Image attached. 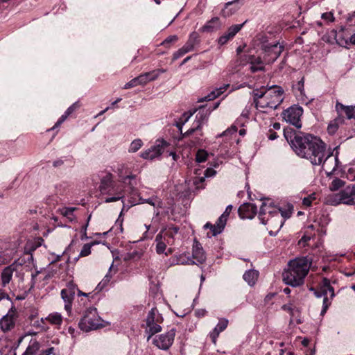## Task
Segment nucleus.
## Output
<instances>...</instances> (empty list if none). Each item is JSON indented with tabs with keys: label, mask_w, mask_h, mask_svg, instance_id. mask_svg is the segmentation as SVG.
Wrapping results in <instances>:
<instances>
[{
	"label": "nucleus",
	"mask_w": 355,
	"mask_h": 355,
	"mask_svg": "<svg viewBox=\"0 0 355 355\" xmlns=\"http://www.w3.org/2000/svg\"><path fill=\"white\" fill-rule=\"evenodd\" d=\"M110 279L111 276L110 275H106L103 280L98 284L97 288L101 291L110 282Z\"/></svg>",
	"instance_id": "52"
},
{
	"label": "nucleus",
	"mask_w": 355,
	"mask_h": 355,
	"mask_svg": "<svg viewBox=\"0 0 355 355\" xmlns=\"http://www.w3.org/2000/svg\"><path fill=\"white\" fill-rule=\"evenodd\" d=\"M19 318V314L15 306H12L7 314L0 320V329L3 333H8L12 330Z\"/></svg>",
	"instance_id": "10"
},
{
	"label": "nucleus",
	"mask_w": 355,
	"mask_h": 355,
	"mask_svg": "<svg viewBox=\"0 0 355 355\" xmlns=\"http://www.w3.org/2000/svg\"><path fill=\"white\" fill-rule=\"evenodd\" d=\"M189 50L187 49L184 46L179 49L177 51L174 52L173 55V58H172V60L173 61H175L178 59H179L180 58L182 57L183 55H184L186 53H189Z\"/></svg>",
	"instance_id": "45"
},
{
	"label": "nucleus",
	"mask_w": 355,
	"mask_h": 355,
	"mask_svg": "<svg viewBox=\"0 0 355 355\" xmlns=\"http://www.w3.org/2000/svg\"><path fill=\"white\" fill-rule=\"evenodd\" d=\"M175 334L176 329L171 328L167 332L156 336L153 340V344L158 349L166 351L173 345Z\"/></svg>",
	"instance_id": "7"
},
{
	"label": "nucleus",
	"mask_w": 355,
	"mask_h": 355,
	"mask_svg": "<svg viewBox=\"0 0 355 355\" xmlns=\"http://www.w3.org/2000/svg\"><path fill=\"white\" fill-rule=\"evenodd\" d=\"M141 201L142 198L137 189L131 187L128 198L123 201V206L121 212L127 211L131 207L141 203Z\"/></svg>",
	"instance_id": "15"
},
{
	"label": "nucleus",
	"mask_w": 355,
	"mask_h": 355,
	"mask_svg": "<svg viewBox=\"0 0 355 355\" xmlns=\"http://www.w3.org/2000/svg\"><path fill=\"white\" fill-rule=\"evenodd\" d=\"M345 182L341 179L336 178L332 180L329 185V189L331 191H336L339 190L340 188L344 187Z\"/></svg>",
	"instance_id": "37"
},
{
	"label": "nucleus",
	"mask_w": 355,
	"mask_h": 355,
	"mask_svg": "<svg viewBox=\"0 0 355 355\" xmlns=\"http://www.w3.org/2000/svg\"><path fill=\"white\" fill-rule=\"evenodd\" d=\"M239 0H234L225 3L224 8L221 10L222 16L227 17L235 13L239 9Z\"/></svg>",
	"instance_id": "27"
},
{
	"label": "nucleus",
	"mask_w": 355,
	"mask_h": 355,
	"mask_svg": "<svg viewBox=\"0 0 355 355\" xmlns=\"http://www.w3.org/2000/svg\"><path fill=\"white\" fill-rule=\"evenodd\" d=\"M262 48L266 55L270 57L268 61L277 60L282 52L281 47L277 44H263Z\"/></svg>",
	"instance_id": "22"
},
{
	"label": "nucleus",
	"mask_w": 355,
	"mask_h": 355,
	"mask_svg": "<svg viewBox=\"0 0 355 355\" xmlns=\"http://www.w3.org/2000/svg\"><path fill=\"white\" fill-rule=\"evenodd\" d=\"M284 136L293 150L300 157L308 159L313 165L325 167L329 162L334 161V166L331 171L338 167V157L331 153L327 155L326 144L320 138L311 134L297 131L291 127L284 128Z\"/></svg>",
	"instance_id": "1"
},
{
	"label": "nucleus",
	"mask_w": 355,
	"mask_h": 355,
	"mask_svg": "<svg viewBox=\"0 0 355 355\" xmlns=\"http://www.w3.org/2000/svg\"><path fill=\"white\" fill-rule=\"evenodd\" d=\"M201 40L198 33L193 31L192 32L184 44V46L189 50V52L193 51L196 49L197 46L200 44Z\"/></svg>",
	"instance_id": "26"
},
{
	"label": "nucleus",
	"mask_w": 355,
	"mask_h": 355,
	"mask_svg": "<svg viewBox=\"0 0 355 355\" xmlns=\"http://www.w3.org/2000/svg\"><path fill=\"white\" fill-rule=\"evenodd\" d=\"M137 85H139V82L137 79V78H135L132 79L130 82L125 84V89H130L134 87H136Z\"/></svg>",
	"instance_id": "57"
},
{
	"label": "nucleus",
	"mask_w": 355,
	"mask_h": 355,
	"mask_svg": "<svg viewBox=\"0 0 355 355\" xmlns=\"http://www.w3.org/2000/svg\"><path fill=\"white\" fill-rule=\"evenodd\" d=\"M227 220L225 218V216L220 215L215 224H212L210 222L206 223V224L203 226V228L205 230H209V232L207 233V236L208 238H211L220 234L224 230L227 224Z\"/></svg>",
	"instance_id": "13"
},
{
	"label": "nucleus",
	"mask_w": 355,
	"mask_h": 355,
	"mask_svg": "<svg viewBox=\"0 0 355 355\" xmlns=\"http://www.w3.org/2000/svg\"><path fill=\"white\" fill-rule=\"evenodd\" d=\"M232 209H233L232 205H228L226 207V209H225V211L223 212V214H221V216H225V218H226L227 220V218H228V217H229V216H230Z\"/></svg>",
	"instance_id": "58"
},
{
	"label": "nucleus",
	"mask_w": 355,
	"mask_h": 355,
	"mask_svg": "<svg viewBox=\"0 0 355 355\" xmlns=\"http://www.w3.org/2000/svg\"><path fill=\"white\" fill-rule=\"evenodd\" d=\"M76 285L69 282L66 288L61 291V297L64 302V309L70 315L72 309V304L75 297Z\"/></svg>",
	"instance_id": "12"
},
{
	"label": "nucleus",
	"mask_w": 355,
	"mask_h": 355,
	"mask_svg": "<svg viewBox=\"0 0 355 355\" xmlns=\"http://www.w3.org/2000/svg\"><path fill=\"white\" fill-rule=\"evenodd\" d=\"M258 218L263 225H268L271 229L278 232L284 224V220L279 215V211L275 209V206L270 203L267 205L263 202L260 207Z\"/></svg>",
	"instance_id": "3"
},
{
	"label": "nucleus",
	"mask_w": 355,
	"mask_h": 355,
	"mask_svg": "<svg viewBox=\"0 0 355 355\" xmlns=\"http://www.w3.org/2000/svg\"><path fill=\"white\" fill-rule=\"evenodd\" d=\"M322 19L333 22L335 20V18L334 17V14L331 12H327L322 15Z\"/></svg>",
	"instance_id": "56"
},
{
	"label": "nucleus",
	"mask_w": 355,
	"mask_h": 355,
	"mask_svg": "<svg viewBox=\"0 0 355 355\" xmlns=\"http://www.w3.org/2000/svg\"><path fill=\"white\" fill-rule=\"evenodd\" d=\"M107 190V192L104 193L107 196L104 198V201L107 203L117 201L123 197V189L121 184L116 183Z\"/></svg>",
	"instance_id": "16"
},
{
	"label": "nucleus",
	"mask_w": 355,
	"mask_h": 355,
	"mask_svg": "<svg viewBox=\"0 0 355 355\" xmlns=\"http://www.w3.org/2000/svg\"><path fill=\"white\" fill-rule=\"evenodd\" d=\"M178 40V37L175 35H170L167 37L161 44L160 45L164 46L165 48H170L173 44L177 42Z\"/></svg>",
	"instance_id": "39"
},
{
	"label": "nucleus",
	"mask_w": 355,
	"mask_h": 355,
	"mask_svg": "<svg viewBox=\"0 0 355 355\" xmlns=\"http://www.w3.org/2000/svg\"><path fill=\"white\" fill-rule=\"evenodd\" d=\"M166 71V69H157L149 72L142 73L136 78L139 82V85H144L149 81L155 80L161 73H165Z\"/></svg>",
	"instance_id": "18"
},
{
	"label": "nucleus",
	"mask_w": 355,
	"mask_h": 355,
	"mask_svg": "<svg viewBox=\"0 0 355 355\" xmlns=\"http://www.w3.org/2000/svg\"><path fill=\"white\" fill-rule=\"evenodd\" d=\"M76 209V207H62L58 209V212L65 217L69 222H73L76 219L73 212Z\"/></svg>",
	"instance_id": "31"
},
{
	"label": "nucleus",
	"mask_w": 355,
	"mask_h": 355,
	"mask_svg": "<svg viewBox=\"0 0 355 355\" xmlns=\"http://www.w3.org/2000/svg\"><path fill=\"white\" fill-rule=\"evenodd\" d=\"M102 322L103 320L98 316L97 309L94 307H89L84 312L78 326L82 331L89 332L103 327Z\"/></svg>",
	"instance_id": "4"
},
{
	"label": "nucleus",
	"mask_w": 355,
	"mask_h": 355,
	"mask_svg": "<svg viewBox=\"0 0 355 355\" xmlns=\"http://www.w3.org/2000/svg\"><path fill=\"white\" fill-rule=\"evenodd\" d=\"M164 321L162 315L159 313L156 307H153L148 312L146 322V333L148 334L147 340H149L155 334L162 331V328L160 326Z\"/></svg>",
	"instance_id": "5"
},
{
	"label": "nucleus",
	"mask_w": 355,
	"mask_h": 355,
	"mask_svg": "<svg viewBox=\"0 0 355 355\" xmlns=\"http://www.w3.org/2000/svg\"><path fill=\"white\" fill-rule=\"evenodd\" d=\"M180 230L179 227L172 225L166 228L162 229L161 231H164L163 239L167 244L173 245L174 243V237L178 233Z\"/></svg>",
	"instance_id": "23"
},
{
	"label": "nucleus",
	"mask_w": 355,
	"mask_h": 355,
	"mask_svg": "<svg viewBox=\"0 0 355 355\" xmlns=\"http://www.w3.org/2000/svg\"><path fill=\"white\" fill-rule=\"evenodd\" d=\"M258 271L255 270H249L244 273L243 278L250 286H253L255 284L258 279Z\"/></svg>",
	"instance_id": "30"
},
{
	"label": "nucleus",
	"mask_w": 355,
	"mask_h": 355,
	"mask_svg": "<svg viewBox=\"0 0 355 355\" xmlns=\"http://www.w3.org/2000/svg\"><path fill=\"white\" fill-rule=\"evenodd\" d=\"M208 153L204 149H199L196 154V162L198 163L205 162L207 159Z\"/></svg>",
	"instance_id": "40"
},
{
	"label": "nucleus",
	"mask_w": 355,
	"mask_h": 355,
	"mask_svg": "<svg viewBox=\"0 0 355 355\" xmlns=\"http://www.w3.org/2000/svg\"><path fill=\"white\" fill-rule=\"evenodd\" d=\"M275 209L279 211V215L282 218H284L285 222L286 219L291 216L293 211V206L291 204H287L285 207L275 206Z\"/></svg>",
	"instance_id": "32"
},
{
	"label": "nucleus",
	"mask_w": 355,
	"mask_h": 355,
	"mask_svg": "<svg viewBox=\"0 0 355 355\" xmlns=\"http://www.w3.org/2000/svg\"><path fill=\"white\" fill-rule=\"evenodd\" d=\"M192 115L193 112H184L180 120L182 121L185 123Z\"/></svg>",
	"instance_id": "60"
},
{
	"label": "nucleus",
	"mask_w": 355,
	"mask_h": 355,
	"mask_svg": "<svg viewBox=\"0 0 355 355\" xmlns=\"http://www.w3.org/2000/svg\"><path fill=\"white\" fill-rule=\"evenodd\" d=\"M87 227H88V223H86L81 227V230H80V232H81L80 239L82 241L89 239V236H87Z\"/></svg>",
	"instance_id": "54"
},
{
	"label": "nucleus",
	"mask_w": 355,
	"mask_h": 355,
	"mask_svg": "<svg viewBox=\"0 0 355 355\" xmlns=\"http://www.w3.org/2000/svg\"><path fill=\"white\" fill-rule=\"evenodd\" d=\"M18 263L15 261L6 266L1 272V286L6 287L12 280L14 272L17 270Z\"/></svg>",
	"instance_id": "17"
},
{
	"label": "nucleus",
	"mask_w": 355,
	"mask_h": 355,
	"mask_svg": "<svg viewBox=\"0 0 355 355\" xmlns=\"http://www.w3.org/2000/svg\"><path fill=\"white\" fill-rule=\"evenodd\" d=\"M303 114V109L299 105L291 106L284 112V118L290 124L294 125L297 129L302 127L301 116Z\"/></svg>",
	"instance_id": "8"
},
{
	"label": "nucleus",
	"mask_w": 355,
	"mask_h": 355,
	"mask_svg": "<svg viewBox=\"0 0 355 355\" xmlns=\"http://www.w3.org/2000/svg\"><path fill=\"white\" fill-rule=\"evenodd\" d=\"M219 105V102L214 104L212 107H200L198 114L196 116V120L193 122V127L188 130L182 137L191 135L194 132L200 131L203 123L208 120V117L211 111L216 109Z\"/></svg>",
	"instance_id": "6"
},
{
	"label": "nucleus",
	"mask_w": 355,
	"mask_h": 355,
	"mask_svg": "<svg viewBox=\"0 0 355 355\" xmlns=\"http://www.w3.org/2000/svg\"><path fill=\"white\" fill-rule=\"evenodd\" d=\"M10 260V257L5 253V252L0 250V266L8 263Z\"/></svg>",
	"instance_id": "51"
},
{
	"label": "nucleus",
	"mask_w": 355,
	"mask_h": 355,
	"mask_svg": "<svg viewBox=\"0 0 355 355\" xmlns=\"http://www.w3.org/2000/svg\"><path fill=\"white\" fill-rule=\"evenodd\" d=\"M304 78H302L300 80L297 82V83L295 85L294 88L297 89L300 94H303L304 92Z\"/></svg>",
	"instance_id": "55"
},
{
	"label": "nucleus",
	"mask_w": 355,
	"mask_h": 355,
	"mask_svg": "<svg viewBox=\"0 0 355 355\" xmlns=\"http://www.w3.org/2000/svg\"><path fill=\"white\" fill-rule=\"evenodd\" d=\"M275 295V293H268L264 298L265 304L270 303V302L272 301V300L273 299Z\"/></svg>",
	"instance_id": "63"
},
{
	"label": "nucleus",
	"mask_w": 355,
	"mask_h": 355,
	"mask_svg": "<svg viewBox=\"0 0 355 355\" xmlns=\"http://www.w3.org/2000/svg\"><path fill=\"white\" fill-rule=\"evenodd\" d=\"M315 194L313 193L306 197H304L302 200V205L305 207H310L313 202V201L315 200Z\"/></svg>",
	"instance_id": "46"
},
{
	"label": "nucleus",
	"mask_w": 355,
	"mask_h": 355,
	"mask_svg": "<svg viewBox=\"0 0 355 355\" xmlns=\"http://www.w3.org/2000/svg\"><path fill=\"white\" fill-rule=\"evenodd\" d=\"M40 343L36 339H31L22 355H35L40 349Z\"/></svg>",
	"instance_id": "29"
},
{
	"label": "nucleus",
	"mask_w": 355,
	"mask_h": 355,
	"mask_svg": "<svg viewBox=\"0 0 355 355\" xmlns=\"http://www.w3.org/2000/svg\"><path fill=\"white\" fill-rule=\"evenodd\" d=\"M91 248L92 245H89L88 243L85 244L82 248L79 256L84 257L89 255L91 254Z\"/></svg>",
	"instance_id": "47"
},
{
	"label": "nucleus",
	"mask_w": 355,
	"mask_h": 355,
	"mask_svg": "<svg viewBox=\"0 0 355 355\" xmlns=\"http://www.w3.org/2000/svg\"><path fill=\"white\" fill-rule=\"evenodd\" d=\"M163 234L164 231H160L155 238L156 252L159 254L164 253L166 248L167 243L163 239Z\"/></svg>",
	"instance_id": "28"
},
{
	"label": "nucleus",
	"mask_w": 355,
	"mask_h": 355,
	"mask_svg": "<svg viewBox=\"0 0 355 355\" xmlns=\"http://www.w3.org/2000/svg\"><path fill=\"white\" fill-rule=\"evenodd\" d=\"M114 184H116V182L113 180L112 174L111 173H107L101 178V184L99 187L101 193L104 195L105 193L107 192V189L111 188Z\"/></svg>",
	"instance_id": "25"
},
{
	"label": "nucleus",
	"mask_w": 355,
	"mask_h": 355,
	"mask_svg": "<svg viewBox=\"0 0 355 355\" xmlns=\"http://www.w3.org/2000/svg\"><path fill=\"white\" fill-rule=\"evenodd\" d=\"M233 39L232 37L228 35V33L225 32L223 35H221L218 40V43L219 45L223 46L228 42L229 40Z\"/></svg>",
	"instance_id": "48"
},
{
	"label": "nucleus",
	"mask_w": 355,
	"mask_h": 355,
	"mask_svg": "<svg viewBox=\"0 0 355 355\" xmlns=\"http://www.w3.org/2000/svg\"><path fill=\"white\" fill-rule=\"evenodd\" d=\"M257 214V207L254 204L245 202L238 209L239 216L241 219H252Z\"/></svg>",
	"instance_id": "14"
},
{
	"label": "nucleus",
	"mask_w": 355,
	"mask_h": 355,
	"mask_svg": "<svg viewBox=\"0 0 355 355\" xmlns=\"http://www.w3.org/2000/svg\"><path fill=\"white\" fill-rule=\"evenodd\" d=\"M247 21L243 22L241 24H235L232 25L230 27L228 28L227 33H228V35L234 38V37L236 35L237 33L239 32V31L241 30V28L243 27L244 24L246 23Z\"/></svg>",
	"instance_id": "38"
},
{
	"label": "nucleus",
	"mask_w": 355,
	"mask_h": 355,
	"mask_svg": "<svg viewBox=\"0 0 355 355\" xmlns=\"http://www.w3.org/2000/svg\"><path fill=\"white\" fill-rule=\"evenodd\" d=\"M282 309L292 314L293 313V304H284L282 306Z\"/></svg>",
	"instance_id": "62"
},
{
	"label": "nucleus",
	"mask_w": 355,
	"mask_h": 355,
	"mask_svg": "<svg viewBox=\"0 0 355 355\" xmlns=\"http://www.w3.org/2000/svg\"><path fill=\"white\" fill-rule=\"evenodd\" d=\"M216 173V171L211 168H207L205 171V177H212Z\"/></svg>",
	"instance_id": "59"
},
{
	"label": "nucleus",
	"mask_w": 355,
	"mask_h": 355,
	"mask_svg": "<svg viewBox=\"0 0 355 355\" xmlns=\"http://www.w3.org/2000/svg\"><path fill=\"white\" fill-rule=\"evenodd\" d=\"M229 87V85H225L223 87H220L219 89H216L215 91L211 92L209 94H208L205 99L206 101H212L215 99L216 98L220 96L222 94H223Z\"/></svg>",
	"instance_id": "34"
},
{
	"label": "nucleus",
	"mask_w": 355,
	"mask_h": 355,
	"mask_svg": "<svg viewBox=\"0 0 355 355\" xmlns=\"http://www.w3.org/2000/svg\"><path fill=\"white\" fill-rule=\"evenodd\" d=\"M221 23L219 17H215L209 20L200 31L202 33H212L220 28Z\"/></svg>",
	"instance_id": "24"
},
{
	"label": "nucleus",
	"mask_w": 355,
	"mask_h": 355,
	"mask_svg": "<svg viewBox=\"0 0 355 355\" xmlns=\"http://www.w3.org/2000/svg\"><path fill=\"white\" fill-rule=\"evenodd\" d=\"M267 92L268 89L264 87H261L260 89H254L252 92L254 103L266 96Z\"/></svg>",
	"instance_id": "36"
},
{
	"label": "nucleus",
	"mask_w": 355,
	"mask_h": 355,
	"mask_svg": "<svg viewBox=\"0 0 355 355\" xmlns=\"http://www.w3.org/2000/svg\"><path fill=\"white\" fill-rule=\"evenodd\" d=\"M143 146V141L140 139H135L130 144L129 152L135 153Z\"/></svg>",
	"instance_id": "42"
},
{
	"label": "nucleus",
	"mask_w": 355,
	"mask_h": 355,
	"mask_svg": "<svg viewBox=\"0 0 355 355\" xmlns=\"http://www.w3.org/2000/svg\"><path fill=\"white\" fill-rule=\"evenodd\" d=\"M46 320L52 324L60 325L62 322L61 314L57 312L49 314Z\"/></svg>",
	"instance_id": "35"
},
{
	"label": "nucleus",
	"mask_w": 355,
	"mask_h": 355,
	"mask_svg": "<svg viewBox=\"0 0 355 355\" xmlns=\"http://www.w3.org/2000/svg\"><path fill=\"white\" fill-rule=\"evenodd\" d=\"M311 290L314 291V294L317 297H323V303H322V309L320 313L321 315H324L331 305V301L325 294V290L322 288V284L320 283L319 287L316 289L311 288Z\"/></svg>",
	"instance_id": "21"
},
{
	"label": "nucleus",
	"mask_w": 355,
	"mask_h": 355,
	"mask_svg": "<svg viewBox=\"0 0 355 355\" xmlns=\"http://www.w3.org/2000/svg\"><path fill=\"white\" fill-rule=\"evenodd\" d=\"M284 90L280 86L273 85L268 88L266 97L270 103V109L276 110L282 103Z\"/></svg>",
	"instance_id": "11"
},
{
	"label": "nucleus",
	"mask_w": 355,
	"mask_h": 355,
	"mask_svg": "<svg viewBox=\"0 0 355 355\" xmlns=\"http://www.w3.org/2000/svg\"><path fill=\"white\" fill-rule=\"evenodd\" d=\"M66 183H61L55 186V194L58 196V198H60V200H62L60 196H64L66 194Z\"/></svg>",
	"instance_id": "43"
},
{
	"label": "nucleus",
	"mask_w": 355,
	"mask_h": 355,
	"mask_svg": "<svg viewBox=\"0 0 355 355\" xmlns=\"http://www.w3.org/2000/svg\"><path fill=\"white\" fill-rule=\"evenodd\" d=\"M315 234H309L308 231H306L302 237V239L300 240L299 243H302L304 246H309L310 245L309 241L313 237Z\"/></svg>",
	"instance_id": "44"
},
{
	"label": "nucleus",
	"mask_w": 355,
	"mask_h": 355,
	"mask_svg": "<svg viewBox=\"0 0 355 355\" xmlns=\"http://www.w3.org/2000/svg\"><path fill=\"white\" fill-rule=\"evenodd\" d=\"M193 258L196 259L199 263L202 264L206 261V256L205 251L202 247L201 243L194 239L193 248H192Z\"/></svg>",
	"instance_id": "20"
},
{
	"label": "nucleus",
	"mask_w": 355,
	"mask_h": 355,
	"mask_svg": "<svg viewBox=\"0 0 355 355\" xmlns=\"http://www.w3.org/2000/svg\"><path fill=\"white\" fill-rule=\"evenodd\" d=\"M195 134V138L194 140H192V143L194 144H200L201 141H202V137L203 135V133L202 132V128H200V131L194 132L191 135Z\"/></svg>",
	"instance_id": "50"
},
{
	"label": "nucleus",
	"mask_w": 355,
	"mask_h": 355,
	"mask_svg": "<svg viewBox=\"0 0 355 355\" xmlns=\"http://www.w3.org/2000/svg\"><path fill=\"white\" fill-rule=\"evenodd\" d=\"M256 107L258 108H270V103L268 98L263 97V98L259 99L257 101L254 103Z\"/></svg>",
	"instance_id": "41"
},
{
	"label": "nucleus",
	"mask_w": 355,
	"mask_h": 355,
	"mask_svg": "<svg viewBox=\"0 0 355 355\" xmlns=\"http://www.w3.org/2000/svg\"><path fill=\"white\" fill-rule=\"evenodd\" d=\"M311 264V260L305 257L290 261L288 269L282 274L284 282L293 287L303 284Z\"/></svg>",
	"instance_id": "2"
},
{
	"label": "nucleus",
	"mask_w": 355,
	"mask_h": 355,
	"mask_svg": "<svg viewBox=\"0 0 355 355\" xmlns=\"http://www.w3.org/2000/svg\"><path fill=\"white\" fill-rule=\"evenodd\" d=\"M268 137L270 140H275L278 137V135L273 130H269Z\"/></svg>",
	"instance_id": "61"
},
{
	"label": "nucleus",
	"mask_w": 355,
	"mask_h": 355,
	"mask_svg": "<svg viewBox=\"0 0 355 355\" xmlns=\"http://www.w3.org/2000/svg\"><path fill=\"white\" fill-rule=\"evenodd\" d=\"M184 124V123L182 121L180 120V121H175V126L178 129V132H180L181 135H182V129Z\"/></svg>",
	"instance_id": "64"
},
{
	"label": "nucleus",
	"mask_w": 355,
	"mask_h": 355,
	"mask_svg": "<svg viewBox=\"0 0 355 355\" xmlns=\"http://www.w3.org/2000/svg\"><path fill=\"white\" fill-rule=\"evenodd\" d=\"M69 115H67V113L64 112V114H62L60 118L58 120V121L55 123V124L54 125V126L53 128H51V129L48 130V131H50V130H55L56 128H58L66 119L69 116Z\"/></svg>",
	"instance_id": "53"
},
{
	"label": "nucleus",
	"mask_w": 355,
	"mask_h": 355,
	"mask_svg": "<svg viewBox=\"0 0 355 355\" xmlns=\"http://www.w3.org/2000/svg\"><path fill=\"white\" fill-rule=\"evenodd\" d=\"M228 325V320L225 318H222L219 320L218 323L215 327V328L209 333V337L211 339V341L216 345L217 342V338L219 336L220 334L225 331Z\"/></svg>",
	"instance_id": "19"
},
{
	"label": "nucleus",
	"mask_w": 355,
	"mask_h": 355,
	"mask_svg": "<svg viewBox=\"0 0 355 355\" xmlns=\"http://www.w3.org/2000/svg\"><path fill=\"white\" fill-rule=\"evenodd\" d=\"M322 284L323 290H325V294L327 295V293H330V300H332L335 296L334 288L331 285L330 280L326 277H324L321 282Z\"/></svg>",
	"instance_id": "33"
},
{
	"label": "nucleus",
	"mask_w": 355,
	"mask_h": 355,
	"mask_svg": "<svg viewBox=\"0 0 355 355\" xmlns=\"http://www.w3.org/2000/svg\"><path fill=\"white\" fill-rule=\"evenodd\" d=\"M170 144L164 139H158L155 145L141 153V157L146 159H153L162 155Z\"/></svg>",
	"instance_id": "9"
},
{
	"label": "nucleus",
	"mask_w": 355,
	"mask_h": 355,
	"mask_svg": "<svg viewBox=\"0 0 355 355\" xmlns=\"http://www.w3.org/2000/svg\"><path fill=\"white\" fill-rule=\"evenodd\" d=\"M80 103L79 101H76L74 103H73L70 107L67 108V110L65 111L67 113V115H71L73 112H75L76 110L80 107Z\"/></svg>",
	"instance_id": "49"
}]
</instances>
